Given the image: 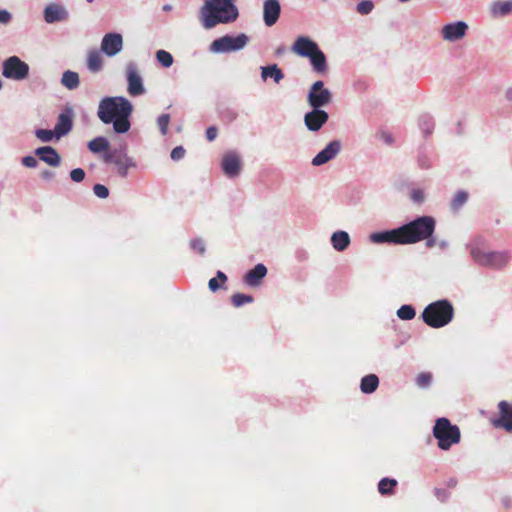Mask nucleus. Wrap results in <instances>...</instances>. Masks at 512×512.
I'll return each instance as SVG.
<instances>
[{
	"label": "nucleus",
	"instance_id": "nucleus-16",
	"mask_svg": "<svg viewBox=\"0 0 512 512\" xmlns=\"http://www.w3.org/2000/svg\"><path fill=\"white\" fill-rule=\"evenodd\" d=\"M224 174L230 178H235L241 171V158L235 151H229L224 154L221 162Z\"/></svg>",
	"mask_w": 512,
	"mask_h": 512
},
{
	"label": "nucleus",
	"instance_id": "nucleus-15",
	"mask_svg": "<svg viewBox=\"0 0 512 512\" xmlns=\"http://www.w3.org/2000/svg\"><path fill=\"white\" fill-rule=\"evenodd\" d=\"M487 16L492 20H502L512 16V0H493L487 6Z\"/></svg>",
	"mask_w": 512,
	"mask_h": 512
},
{
	"label": "nucleus",
	"instance_id": "nucleus-49",
	"mask_svg": "<svg viewBox=\"0 0 512 512\" xmlns=\"http://www.w3.org/2000/svg\"><path fill=\"white\" fill-rule=\"evenodd\" d=\"M411 198L413 201L415 202H422L425 198V194L422 190L420 189H416V190H413L412 193H411Z\"/></svg>",
	"mask_w": 512,
	"mask_h": 512
},
{
	"label": "nucleus",
	"instance_id": "nucleus-35",
	"mask_svg": "<svg viewBox=\"0 0 512 512\" xmlns=\"http://www.w3.org/2000/svg\"><path fill=\"white\" fill-rule=\"evenodd\" d=\"M156 59L165 68H169L173 64L172 55L165 50H158L156 52Z\"/></svg>",
	"mask_w": 512,
	"mask_h": 512
},
{
	"label": "nucleus",
	"instance_id": "nucleus-41",
	"mask_svg": "<svg viewBox=\"0 0 512 512\" xmlns=\"http://www.w3.org/2000/svg\"><path fill=\"white\" fill-rule=\"evenodd\" d=\"M432 381V375L430 373L424 372L417 376L416 384L421 388H426L430 385Z\"/></svg>",
	"mask_w": 512,
	"mask_h": 512
},
{
	"label": "nucleus",
	"instance_id": "nucleus-45",
	"mask_svg": "<svg viewBox=\"0 0 512 512\" xmlns=\"http://www.w3.org/2000/svg\"><path fill=\"white\" fill-rule=\"evenodd\" d=\"M70 178L72 181H74L76 183H80L85 178V171L82 168L73 169L70 172Z\"/></svg>",
	"mask_w": 512,
	"mask_h": 512
},
{
	"label": "nucleus",
	"instance_id": "nucleus-6",
	"mask_svg": "<svg viewBox=\"0 0 512 512\" xmlns=\"http://www.w3.org/2000/svg\"><path fill=\"white\" fill-rule=\"evenodd\" d=\"M249 37L245 33L224 35L215 39L209 46V51L215 54L237 52L246 47Z\"/></svg>",
	"mask_w": 512,
	"mask_h": 512
},
{
	"label": "nucleus",
	"instance_id": "nucleus-2",
	"mask_svg": "<svg viewBox=\"0 0 512 512\" xmlns=\"http://www.w3.org/2000/svg\"><path fill=\"white\" fill-rule=\"evenodd\" d=\"M200 8V21L205 29L219 24H229L237 20L239 11L236 0H203Z\"/></svg>",
	"mask_w": 512,
	"mask_h": 512
},
{
	"label": "nucleus",
	"instance_id": "nucleus-42",
	"mask_svg": "<svg viewBox=\"0 0 512 512\" xmlns=\"http://www.w3.org/2000/svg\"><path fill=\"white\" fill-rule=\"evenodd\" d=\"M373 9V3L371 1H362L357 4V12L362 15L369 14Z\"/></svg>",
	"mask_w": 512,
	"mask_h": 512
},
{
	"label": "nucleus",
	"instance_id": "nucleus-10",
	"mask_svg": "<svg viewBox=\"0 0 512 512\" xmlns=\"http://www.w3.org/2000/svg\"><path fill=\"white\" fill-rule=\"evenodd\" d=\"M468 25L464 21H454L444 24L439 30L444 42L454 43L461 41L467 34Z\"/></svg>",
	"mask_w": 512,
	"mask_h": 512
},
{
	"label": "nucleus",
	"instance_id": "nucleus-32",
	"mask_svg": "<svg viewBox=\"0 0 512 512\" xmlns=\"http://www.w3.org/2000/svg\"><path fill=\"white\" fill-rule=\"evenodd\" d=\"M88 148L92 153L104 152L109 148V142L105 137L99 136L88 143Z\"/></svg>",
	"mask_w": 512,
	"mask_h": 512
},
{
	"label": "nucleus",
	"instance_id": "nucleus-53",
	"mask_svg": "<svg viewBox=\"0 0 512 512\" xmlns=\"http://www.w3.org/2000/svg\"><path fill=\"white\" fill-rule=\"evenodd\" d=\"M435 494H436L437 498L441 501H444L447 498V493L443 489H436Z\"/></svg>",
	"mask_w": 512,
	"mask_h": 512
},
{
	"label": "nucleus",
	"instance_id": "nucleus-58",
	"mask_svg": "<svg viewBox=\"0 0 512 512\" xmlns=\"http://www.w3.org/2000/svg\"><path fill=\"white\" fill-rule=\"evenodd\" d=\"M51 176H52V173L50 171H46V172L43 173V177L48 178V177H51Z\"/></svg>",
	"mask_w": 512,
	"mask_h": 512
},
{
	"label": "nucleus",
	"instance_id": "nucleus-25",
	"mask_svg": "<svg viewBox=\"0 0 512 512\" xmlns=\"http://www.w3.org/2000/svg\"><path fill=\"white\" fill-rule=\"evenodd\" d=\"M267 274V268L263 264H257L252 270L246 273L244 277V282L248 286H258L260 284L261 279H263Z\"/></svg>",
	"mask_w": 512,
	"mask_h": 512
},
{
	"label": "nucleus",
	"instance_id": "nucleus-54",
	"mask_svg": "<svg viewBox=\"0 0 512 512\" xmlns=\"http://www.w3.org/2000/svg\"><path fill=\"white\" fill-rule=\"evenodd\" d=\"M504 98L506 101L512 103V85L506 88Z\"/></svg>",
	"mask_w": 512,
	"mask_h": 512
},
{
	"label": "nucleus",
	"instance_id": "nucleus-28",
	"mask_svg": "<svg viewBox=\"0 0 512 512\" xmlns=\"http://www.w3.org/2000/svg\"><path fill=\"white\" fill-rule=\"evenodd\" d=\"M261 78L263 81L272 78L275 83H279L284 78V74L276 64H272L261 67Z\"/></svg>",
	"mask_w": 512,
	"mask_h": 512
},
{
	"label": "nucleus",
	"instance_id": "nucleus-36",
	"mask_svg": "<svg viewBox=\"0 0 512 512\" xmlns=\"http://www.w3.org/2000/svg\"><path fill=\"white\" fill-rule=\"evenodd\" d=\"M416 315L411 305H403L397 310V316L402 320H412Z\"/></svg>",
	"mask_w": 512,
	"mask_h": 512
},
{
	"label": "nucleus",
	"instance_id": "nucleus-43",
	"mask_svg": "<svg viewBox=\"0 0 512 512\" xmlns=\"http://www.w3.org/2000/svg\"><path fill=\"white\" fill-rule=\"evenodd\" d=\"M190 247L193 251H195L201 255L204 254V252H205V243L202 239L191 240Z\"/></svg>",
	"mask_w": 512,
	"mask_h": 512
},
{
	"label": "nucleus",
	"instance_id": "nucleus-34",
	"mask_svg": "<svg viewBox=\"0 0 512 512\" xmlns=\"http://www.w3.org/2000/svg\"><path fill=\"white\" fill-rule=\"evenodd\" d=\"M397 485L395 479L383 478L378 484V490L381 494H390Z\"/></svg>",
	"mask_w": 512,
	"mask_h": 512
},
{
	"label": "nucleus",
	"instance_id": "nucleus-9",
	"mask_svg": "<svg viewBox=\"0 0 512 512\" xmlns=\"http://www.w3.org/2000/svg\"><path fill=\"white\" fill-rule=\"evenodd\" d=\"M307 100L312 108L320 109L331 103L332 93L329 89L324 88L323 81H316L308 92Z\"/></svg>",
	"mask_w": 512,
	"mask_h": 512
},
{
	"label": "nucleus",
	"instance_id": "nucleus-18",
	"mask_svg": "<svg viewBox=\"0 0 512 512\" xmlns=\"http://www.w3.org/2000/svg\"><path fill=\"white\" fill-rule=\"evenodd\" d=\"M291 50L301 57L309 58L319 50V47L317 43L310 38L306 36H299L292 45Z\"/></svg>",
	"mask_w": 512,
	"mask_h": 512
},
{
	"label": "nucleus",
	"instance_id": "nucleus-24",
	"mask_svg": "<svg viewBox=\"0 0 512 512\" xmlns=\"http://www.w3.org/2000/svg\"><path fill=\"white\" fill-rule=\"evenodd\" d=\"M35 154L50 166L57 167L60 164L61 158L57 151L51 146H44L37 148Z\"/></svg>",
	"mask_w": 512,
	"mask_h": 512
},
{
	"label": "nucleus",
	"instance_id": "nucleus-21",
	"mask_svg": "<svg viewBox=\"0 0 512 512\" xmlns=\"http://www.w3.org/2000/svg\"><path fill=\"white\" fill-rule=\"evenodd\" d=\"M370 241L376 244L380 243H393V244H402V238L400 235V228L372 233L370 236Z\"/></svg>",
	"mask_w": 512,
	"mask_h": 512
},
{
	"label": "nucleus",
	"instance_id": "nucleus-59",
	"mask_svg": "<svg viewBox=\"0 0 512 512\" xmlns=\"http://www.w3.org/2000/svg\"><path fill=\"white\" fill-rule=\"evenodd\" d=\"M86 1H87V2H89V3H91V2H93L94 0H86Z\"/></svg>",
	"mask_w": 512,
	"mask_h": 512
},
{
	"label": "nucleus",
	"instance_id": "nucleus-46",
	"mask_svg": "<svg viewBox=\"0 0 512 512\" xmlns=\"http://www.w3.org/2000/svg\"><path fill=\"white\" fill-rule=\"evenodd\" d=\"M184 155H185V150L182 146L175 147L171 152V158L174 161H178V160L182 159L184 157Z\"/></svg>",
	"mask_w": 512,
	"mask_h": 512
},
{
	"label": "nucleus",
	"instance_id": "nucleus-38",
	"mask_svg": "<svg viewBox=\"0 0 512 512\" xmlns=\"http://www.w3.org/2000/svg\"><path fill=\"white\" fill-rule=\"evenodd\" d=\"M36 137L41 140L42 142H50L53 140L55 136L54 130H48V129H38L35 132Z\"/></svg>",
	"mask_w": 512,
	"mask_h": 512
},
{
	"label": "nucleus",
	"instance_id": "nucleus-51",
	"mask_svg": "<svg viewBox=\"0 0 512 512\" xmlns=\"http://www.w3.org/2000/svg\"><path fill=\"white\" fill-rule=\"evenodd\" d=\"M470 254L472 256V258L475 260V261H478L479 258H480V250L478 248V245L477 243H473L471 246H470Z\"/></svg>",
	"mask_w": 512,
	"mask_h": 512
},
{
	"label": "nucleus",
	"instance_id": "nucleus-56",
	"mask_svg": "<svg viewBox=\"0 0 512 512\" xmlns=\"http://www.w3.org/2000/svg\"><path fill=\"white\" fill-rule=\"evenodd\" d=\"M437 246H439L440 249L444 250L448 247V242L445 240L437 241Z\"/></svg>",
	"mask_w": 512,
	"mask_h": 512
},
{
	"label": "nucleus",
	"instance_id": "nucleus-14",
	"mask_svg": "<svg viewBox=\"0 0 512 512\" xmlns=\"http://www.w3.org/2000/svg\"><path fill=\"white\" fill-rule=\"evenodd\" d=\"M341 142L339 140L330 141L321 151H319L312 159L313 166H322L333 160L341 151Z\"/></svg>",
	"mask_w": 512,
	"mask_h": 512
},
{
	"label": "nucleus",
	"instance_id": "nucleus-31",
	"mask_svg": "<svg viewBox=\"0 0 512 512\" xmlns=\"http://www.w3.org/2000/svg\"><path fill=\"white\" fill-rule=\"evenodd\" d=\"M378 384V377L375 374H369L362 378L360 388L363 393L369 394L377 389Z\"/></svg>",
	"mask_w": 512,
	"mask_h": 512
},
{
	"label": "nucleus",
	"instance_id": "nucleus-48",
	"mask_svg": "<svg viewBox=\"0 0 512 512\" xmlns=\"http://www.w3.org/2000/svg\"><path fill=\"white\" fill-rule=\"evenodd\" d=\"M378 138L388 145L392 144L394 141L393 136L387 131H380L378 133Z\"/></svg>",
	"mask_w": 512,
	"mask_h": 512
},
{
	"label": "nucleus",
	"instance_id": "nucleus-52",
	"mask_svg": "<svg viewBox=\"0 0 512 512\" xmlns=\"http://www.w3.org/2000/svg\"><path fill=\"white\" fill-rule=\"evenodd\" d=\"M206 137L209 141H213L217 137V129L214 126H211L206 131Z\"/></svg>",
	"mask_w": 512,
	"mask_h": 512
},
{
	"label": "nucleus",
	"instance_id": "nucleus-47",
	"mask_svg": "<svg viewBox=\"0 0 512 512\" xmlns=\"http://www.w3.org/2000/svg\"><path fill=\"white\" fill-rule=\"evenodd\" d=\"M22 164L28 168H35L38 165V161L34 156H25L22 158Z\"/></svg>",
	"mask_w": 512,
	"mask_h": 512
},
{
	"label": "nucleus",
	"instance_id": "nucleus-33",
	"mask_svg": "<svg viewBox=\"0 0 512 512\" xmlns=\"http://www.w3.org/2000/svg\"><path fill=\"white\" fill-rule=\"evenodd\" d=\"M468 200V193L464 190L458 191L450 202L453 212H458Z\"/></svg>",
	"mask_w": 512,
	"mask_h": 512
},
{
	"label": "nucleus",
	"instance_id": "nucleus-8",
	"mask_svg": "<svg viewBox=\"0 0 512 512\" xmlns=\"http://www.w3.org/2000/svg\"><path fill=\"white\" fill-rule=\"evenodd\" d=\"M125 76L127 92L130 96L137 97L146 93L143 77L136 62L130 61L126 64Z\"/></svg>",
	"mask_w": 512,
	"mask_h": 512
},
{
	"label": "nucleus",
	"instance_id": "nucleus-4",
	"mask_svg": "<svg viewBox=\"0 0 512 512\" xmlns=\"http://www.w3.org/2000/svg\"><path fill=\"white\" fill-rule=\"evenodd\" d=\"M453 315V306L445 299L430 303L422 312L424 322L433 328L446 326L452 321Z\"/></svg>",
	"mask_w": 512,
	"mask_h": 512
},
{
	"label": "nucleus",
	"instance_id": "nucleus-13",
	"mask_svg": "<svg viewBox=\"0 0 512 512\" xmlns=\"http://www.w3.org/2000/svg\"><path fill=\"white\" fill-rule=\"evenodd\" d=\"M123 49V37L121 34L113 32L103 36L100 50L108 57H114Z\"/></svg>",
	"mask_w": 512,
	"mask_h": 512
},
{
	"label": "nucleus",
	"instance_id": "nucleus-37",
	"mask_svg": "<svg viewBox=\"0 0 512 512\" xmlns=\"http://www.w3.org/2000/svg\"><path fill=\"white\" fill-rule=\"evenodd\" d=\"M231 301L235 307H240L244 304L251 303L253 298L250 295L237 293L232 296Z\"/></svg>",
	"mask_w": 512,
	"mask_h": 512
},
{
	"label": "nucleus",
	"instance_id": "nucleus-7",
	"mask_svg": "<svg viewBox=\"0 0 512 512\" xmlns=\"http://www.w3.org/2000/svg\"><path fill=\"white\" fill-rule=\"evenodd\" d=\"M29 70V65L18 56H11L2 64V75L14 81L25 80L29 75Z\"/></svg>",
	"mask_w": 512,
	"mask_h": 512
},
{
	"label": "nucleus",
	"instance_id": "nucleus-39",
	"mask_svg": "<svg viewBox=\"0 0 512 512\" xmlns=\"http://www.w3.org/2000/svg\"><path fill=\"white\" fill-rule=\"evenodd\" d=\"M218 280H220L222 283H225L227 280L226 275L222 271H218L217 277L211 278L209 280L208 286L211 291L215 292L219 289L220 286H219Z\"/></svg>",
	"mask_w": 512,
	"mask_h": 512
},
{
	"label": "nucleus",
	"instance_id": "nucleus-57",
	"mask_svg": "<svg viewBox=\"0 0 512 512\" xmlns=\"http://www.w3.org/2000/svg\"><path fill=\"white\" fill-rule=\"evenodd\" d=\"M163 10L164 11H170V10H172V6L169 5V4H166V5L163 6Z\"/></svg>",
	"mask_w": 512,
	"mask_h": 512
},
{
	"label": "nucleus",
	"instance_id": "nucleus-11",
	"mask_svg": "<svg viewBox=\"0 0 512 512\" xmlns=\"http://www.w3.org/2000/svg\"><path fill=\"white\" fill-rule=\"evenodd\" d=\"M490 423L495 429L512 433V404L507 401H500L498 403V414L490 419Z\"/></svg>",
	"mask_w": 512,
	"mask_h": 512
},
{
	"label": "nucleus",
	"instance_id": "nucleus-19",
	"mask_svg": "<svg viewBox=\"0 0 512 512\" xmlns=\"http://www.w3.org/2000/svg\"><path fill=\"white\" fill-rule=\"evenodd\" d=\"M509 259V254L506 251H489L482 253V266L499 269L504 267Z\"/></svg>",
	"mask_w": 512,
	"mask_h": 512
},
{
	"label": "nucleus",
	"instance_id": "nucleus-40",
	"mask_svg": "<svg viewBox=\"0 0 512 512\" xmlns=\"http://www.w3.org/2000/svg\"><path fill=\"white\" fill-rule=\"evenodd\" d=\"M169 123L170 116L168 114H162L157 118V124L162 135L167 134Z\"/></svg>",
	"mask_w": 512,
	"mask_h": 512
},
{
	"label": "nucleus",
	"instance_id": "nucleus-5",
	"mask_svg": "<svg viewBox=\"0 0 512 512\" xmlns=\"http://www.w3.org/2000/svg\"><path fill=\"white\" fill-rule=\"evenodd\" d=\"M433 436L442 450H449L453 445L460 442V429L445 418H438L433 427Z\"/></svg>",
	"mask_w": 512,
	"mask_h": 512
},
{
	"label": "nucleus",
	"instance_id": "nucleus-1",
	"mask_svg": "<svg viewBox=\"0 0 512 512\" xmlns=\"http://www.w3.org/2000/svg\"><path fill=\"white\" fill-rule=\"evenodd\" d=\"M132 103L123 96L104 97L98 105L97 116L104 124H112L115 133L123 134L131 127Z\"/></svg>",
	"mask_w": 512,
	"mask_h": 512
},
{
	"label": "nucleus",
	"instance_id": "nucleus-20",
	"mask_svg": "<svg viewBox=\"0 0 512 512\" xmlns=\"http://www.w3.org/2000/svg\"><path fill=\"white\" fill-rule=\"evenodd\" d=\"M281 6L278 0H265L263 4V20L266 26H273L279 19Z\"/></svg>",
	"mask_w": 512,
	"mask_h": 512
},
{
	"label": "nucleus",
	"instance_id": "nucleus-27",
	"mask_svg": "<svg viewBox=\"0 0 512 512\" xmlns=\"http://www.w3.org/2000/svg\"><path fill=\"white\" fill-rule=\"evenodd\" d=\"M103 64V58L98 50L92 49L88 51L87 68L90 72L97 73L101 71L103 69Z\"/></svg>",
	"mask_w": 512,
	"mask_h": 512
},
{
	"label": "nucleus",
	"instance_id": "nucleus-17",
	"mask_svg": "<svg viewBox=\"0 0 512 512\" xmlns=\"http://www.w3.org/2000/svg\"><path fill=\"white\" fill-rule=\"evenodd\" d=\"M329 115L322 109L313 108L304 116L305 126L309 131L316 132L328 121Z\"/></svg>",
	"mask_w": 512,
	"mask_h": 512
},
{
	"label": "nucleus",
	"instance_id": "nucleus-22",
	"mask_svg": "<svg viewBox=\"0 0 512 512\" xmlns=\"http://www.w3.org/2000/svg\"><path fill=\"white\" fill-rule=\"evenodd\" d=\"M43 15L45 22L49 24L64 21L68 18L67 10L58 4L47 5L44 9Z\"/></svg>",
	"mask_w": 512,
	"mask_h": 512
},
{
	"label": "nucleus",
	"instance_id": "nucleus-50",
	"mask_svg": "<svg viewBox=\"0 0 512 512\" xmlns=\"http://www.w3.org/2000/svg\"><path fill=\"white\" fill-rule=\"evenodd\" d=\"M11 14L9 11L5 9H0V23L1 24H8L11 21Z\"/></svg>",
	"mask_w": 512,
	"mask_h": 512
},
{
	"label": "nucleus",
	"instance_id": "nucleus-29",
	"mask_svg": "<svg viewBox=\"0 0 512 512\" xmlns=\"http://www.w3.org/2000/svg\"><path fill=\"white\" fill-rule=\"evenodd\" d=\"M311 65L316 72L322 73L327 69L326 57L319 49L312 56L309 57Z\"/></svg>",
	"mask_w": 512,
	"mask_h": 512
},
{
	"label": "nucleus",
	"instance_id": "nucleus-23",
	"mask_svg": "<svg viewBox=\"0 0 512 512\" xmlns=\"http://www.w3.org/2000/svg\"><path fill=\"white\" fill-rule=\"evenodd\" d=\"M72 129V111L66 109L62 112L57 120L54 131L57 139L67 135Z\"/></svg>",
	"mask_w": 512,
	"mask_h": 512
},
{
	"label": "nucleus",
	"instance_id": "nucleus-3",
	"mask_svg": "<svg viewBox=\"0 0 512 512\" xmlns=\"http://www.w3.org/2000/svg\"><path fill=\"white\" fill-rule=\"evenodd\" d=\"M436 222L431 216L419 217L400 228L403 244H414L425 240L434 233Z\"/></svg>",
	"mask_w": 512,
	"mask_h": 512
},
{
	"label": "nucleus",
	"instance_id": "nucleus-55",
	"mask_svg": "<svg viewBox=\"0 0 512 512\" xmlns=\"http://www.w3.org/2000/svg\"><path fill=\"white\" fill-rule=\"evenodd\" d=\"M426 247L432 248L437 245V240L435 238H432L431 236L426 239Z\"/></svg>",
	"mask_w": 512,
	"mask_h": 512
},
{
	"label": "nucleus",
	"instance_id": "nucleus-26",
	"mask_svg": "<svg viewBox=\"0 0 512 512\" xmlns=\"http://www.w3.org/2000/svg\"><path fill=\"white\" fill-rule=\"evenodd\" d=\"M331 244L336 251L346 250L350 244V236L346 231H336L331 236Z\"/></svg>",
	"mask_w": 512,
	"mask_h": 512
},
{
	"label": "nucleus",
	"instance_id": "nucleus-12",
	"mask_svg": "<svg viewBox=\"0 0 512 512\" xmlns=\"http://www.w3.org/2000/svg\"><path fill=\"white\" fill-rule=\"evenodd\" d=\"M103 158L106 163H113L117 168L118 174L122 177H126L128 170L135 167L133 159L126 153L118 150L106 152Z\"/></svg>",
	"mask_w": 512,
	"mask_h": 512
},
{
	"label": "nucleus",
	"instance_id": "nucleus-30",
	"mask_svg": "<svg viewBox=\"0 0 512 512\" xmlns=\"http://www.w3.org/2000/svg\"><path fill=\"white\" fill-rule=\"evenodd\" d=\"M61 84L69 90L76 89L80 84L78 73L70 70L65 71L61 78Z\"/></svg>",
	"mask_w": 512,
	"mask_h": 512
},
{
	"label": "nucleus",
	"instance_id": "nucleus-44",
	"mask_svg": "<svg viewBox=\"0 0 512 512\" xmlns=\"http://www.w3.org/2000/svg\"><path fill=\"white\" fill-rule=\"evenodd\" d=\"M93 192L94 194L101 198V199H105L108 197L109 195V190L106 186L102 185V184H96L94 185L93 187Z\"/></svg>",
	"mask_w": 512,
	"mask_h": 512
}]
</instances>
